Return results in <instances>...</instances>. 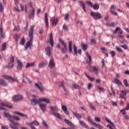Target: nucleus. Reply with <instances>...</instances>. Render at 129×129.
Wrapping results in <instances>:
<instances>
[{
	"label": "nucleus",
	"mask_w": 129,
	"mask_h": 129,
	"mask_svg": "<svg viewBox=\"0 0 129 129\" xmlns=\"http://www.w3.org/2000/svg\"><path fill=\"white\" fill-rule=\"evenodd\" d=\"M34 26H31L29 31V41L26 43V46L25 47V50H27L28 48L31 49L32 44H33V39H34Z\"/></svg>",
	"instance_id": "obj_1"
},
{
	"label": "nucleus",
	"mask_w": 129,
	"mask_h": 129,
	"mask_svg": "<svg viewBox=\"0 0 129 129\" xmlns=\"http://www.w3.org/2000/svg\"><path fill=\"white\" fill-rule=\"evenodd\" d=\"M59 42L63 48H61V45L59 43L56 44V48L57 49H60L61 52L62 54H66V51H67V45H66V43H65V42L62 40L60 38L59 39Z\"/></svg>",
	"instance_id": "obj_2"
},
{
	"label": "nucleus",
	"mask_w": 129,
	"mask_h": 129,
	"mask_svg": "<svg viewBox=\"0 0 129 129\" xmlns=\"http://www.w3.org/2000/svg\"><path fill=\"white\" fill-rule=\"evenodd\" d=\"M41 101H42L43 102H46V103H50V100L45 98H42L39 99H33L30 100L31 104L32 105H36L38 104H40V102Z\"/></svg>",
	"instance_id": "obj_3"
},
{
	"label": "nucleus",
	"mask_w": 129,
	"mask_h": 129,
	"mask_svg": "<svg viewBox=\"0 0 129 129\" xmlns=\"http://www.w3.org/2000/svg\"><path fill=\"white\" fill-rule=\"evenodd\" d=\"M11 122L9 124V125L12 129H19V127L20 126V123L18 122H15L13 120L12 121H10Z\"/></svg>",
	"instance_id": "obj_4"
},
{
	"label": "nucleus",
	"mask_w": 129,
	"mask_h": 129,
	"mask_svg": "<svg viewBox=\"0 0 129 129\" xmlns=\"http://www.w3.org/2000/svg\"><path fill=\"white\" fill-rule=\"evenodd\" d=\"M48 66L50 69H53L54 67L55 66V59H54V57H51L49 61V64Z\"/></svg>",
	"instance_id": "obj_5"
},
{
	"label": "nucleus",
	"mask_w": 129,
	"mask_h": 129,
	"mask_svg": "<svg viewBox=\"0 0 129 129\" xmlns=\"http://www.w3.org/2000/svg\"><path fill=\"white\" fill-rule=\"evenodd\" d=\"M15 62V57L12 56L10 58V61L8 63V66H7L8 69H11V68H13L14 67V62Z\"/></svg>",
	"instance_id": "obj_6"
},
{
	"label": "nucleus",
	"mask_w": 129,
	"mask_h": 129,
	"mask_svg": "<svg viewBox=\"0 0 129 129\" xmlns=\"http://www.w3.org/2000/svg\"><path fill=\"white\" fill-rule=\"evenodd\" d=\"M35 8H32V9L29 11V15H28V19L31 20L32 19L34 20V17H35Z\"/></svg>",
	"instance_id": "obj_7"
},
{
	"label": "nucleus",
	"mask_w": 129,
	"mask_h": 129,
	"mask_svg": "<svg viewBox=\"0 0 129 129\" xmlns=\"http://www.w3.org/2000/svg\"><path fill=\"white\" fill-rule=\"evenodd\" d=\"M3 78H5V79H7V80H10V81H12V82H18V80L16 79H14L12 76H8V75H3Z\"/></svg>",
	"instance_id": "obj_8"
},
{
	"label": "nucleus",
	"mask_w": 129,
	"mask_h": 129,
	"mask_svg": "<svg viewBox=\"0 0 129 129\" xmlns=\"http://www.w3.org/2000/svg\"><path fill=\"white\" fill-rule=\"evenodd\" d=\"M88 66L89 67V71L90 72H94L95 74H97V68L94 66H91V63L88 64Z\"/></svg>",
	"instance_id": "obj_9"
},
{
	"label": "nucleus",
	"mask_w": 129,
	"mask_h": 129,
	"mask_svg": "<svg viewBox=\"0 0 129 129\" xmlns=\"http://www.w3.org/2000/svg\"><path fill=\"white\" fill-rule=\"evenodd\" d=\"M22 99H23V96L20 95H16L14 96L12 98V100L14 102L16 101H20Z\"/></svg>",
	"instance_id": "obj_10"
},
{
	"label": "nucleus",
	"mask_w": 129,
	"mask_h": 129,
	"mask_svg": "<svg viewBox=\"0 0 129 129\" xmlns=\"http://www.w3.org/2000/svg\"><path fill=\"white\" fill-rule=\"evenodd\" d=\"M73 47H74V55H75V56H77V53L80 55H81L82 53V50H81V49H79L77 51V47H76L75 45H74Z\"/></svg>",
	"instance_id": "obj_11"
},
{
	"label": "nucleus",
	"mask_w": 129,
	"mask_h": 129,
	"mask_svg": "<svg viewBox=\"0 0 129 129\" xmlns=\"http://www.w3.org/2000/svg\"><path fill=\"white\" fill-rule=\"evenodd\" d=\"M86 4H87L91 8H92L93 10H97V4H93L91 2L87 1H86Z\"/></svg>",
	"instance_id": "obj_12"
},
{
	"label": "nucleus",
	"mask_w": 129,
	"mask_h": 129,
	"mask_svg": "<svg viewBox=\"0 0 129 129\" xmlns=\"http://www.w3.org/2000/svg\"><path fill=\"white\" fill-rule=\"evenodd\" d=\"M3 113L4 114L5 117H7V118H8L9 121H13V120L12 119V117H13V116H12L11 114L6 111H4Z\"/></svg>",
	"instance_id": "obj_13"
},
{
	"label": "nucleus",
	"mask_w": 129,
	"mask_h": 129,
	"mask_svg": "<svg viewBox=\"0 0 129 129\" xmlns=\"http://www.w3.org/2000/svg\"><path fill=\"white\" fill-rule=\"evenodd\" d=\"M39 107L41 109L43 112L47 111V105L45 104H39Z\"/></svg>",
	"instance_id": "obj_14"
},
{
	"label": "nucleus",
	"mask_w": 129,
	"mask_h": 129,
	"mask_svg": "<svg viewBox=\"0 0 129 129\" xmlns=\"http://www.w3.org/2000/svg\"><path fill=\"white\" fill-rule=\"evenodd\" d=\"M35 86L40 91H44V87H43V85H42V83H39V84L38 83H35Z\"/></svg>",
	"instance_id": "obj_15"
},
{
	"label": "nucleus",
	"mask_w": 129,
	"mask_h": 129,
	"mask_svg": "<svg viewBox=\"0 0 129 129\" xmlns=\"http://www.w3.org/2000/svg\"><path fill=\"white\" fill-rule=\"evenodd\" d=\"M86 54L87 55V56L88 57L89 60H86V63L87 65L91 64V62L92 61V58H91V55L88 53V52H86Z\"/></svg>",
	"instance_id": "obj_16"
},
{
	"label": "nucleus",
	"mask_w": 129,
	"mask_h": 129,
	"mask_svg": "<svg viewBox=\"0 0 129 129\" xmlns=\"http://www.w3.org/2000/svg\"><path fill=\"white\" fill-rule=\"evenodd\" d=\"M44 22L46 28H49V21L48 20V15L47 13L44 14Z\"/></svg>",
	"instance_id": "obj_17"
},
{
	"label": "nucleus",
	"mask_w": 129,
	"mask_h": 129,
	"mask_svg": "<svg viewBox=\"0 0 129 129\" xmlns=\"http://www.w3.org/2000/svg\"><path fill=\"white\" fill-rule=\"evenodd\" d=\"M17 64H18L17 69L18 70H22V68H23V63H22V62H21V61H20V59H19V58H17Z\"/></svg>",
	"instance_id": "obj_18"
},
{
	"label": "nucleus",
	"mask_w": 129,
	"mask_h": 129,
	"mask_svg": "<svg viewBox=\"0 0 129 129\" xmlns=\"http://www.w3.org/2000/svg\"><path fill=\"white\" fill-rule=\"evenodd\" d=\"M49 108H50V110H51V111L52 112V114H54V113H56V112H58V111L59 110V109H58V107H57V106L53 107L52 106H50L49 107Z\"/></svg>",
	"instance_id": "obj_19"
},
{
	"label": "nucleus",
	"mask_w": 129,
	"mask_h": 129,
	"mask_svg": "<svg viewBox=\"0 0 129 129\" xmlns=\"http://www.w3.org/2000/svg\"><path fill=\"white\" fill-rule=\"evenodd\" d=\"M48 61L46 60H43L41 62L38 64V68H44L46 65H47Z\"/></svg>",
	"instance_id": "obj_20"
},
{
	"label": "nucleus",
	"mask_w": 129,
	"mask_h": 129,
	"mask_svg": "<svg viewBox=\"0 0 129 129\" xmlns=\"http://www.w3.org/2000/svg\"><path fill=\"white\" fill-rule=\"evenodd\" d=\"M64 121L67 123V124L70 125V126H71L73 129L76 127V126H75V125H74V124H73V123H72V122L70 121L69 120L65 119Z\"/></svg>",
	"instance_id": "obj_21"
},
{
	"label": "nucleus",
	"mask_w": 129,
	"mask_h": 129,
	"mask_svg": "<svg viewBox=\"0 0 129 129\" xmlns=\"http://www.w3.org/2000/svg\"><path fill=\"white\" fill-rule=\"evenodd\" d=\"M61 109L63 110V111L67 114V115H69V112L68 111V110L67 109V106L65 105H61Z\"/></svg>",
	"instance_id": "obj_22"
},
{
	"label": "nucleus",
	"mask_w": 129,
	"mask_h": 129,
	"mask_svg": "<svg viewBox=\"0 0 129 129\" xmlns=\"http://www.w3.org/2000/svg\"><path fill=\"white\" fill-rule=\"evenodd\" d=\"M49 42L51 47L54 46V40H53V33H51L49 34Z\"/></svg>",
	"instance_id": "obj_23"
},
{
	"label": "nucleus",
	"mask_w": 129,
	"mask_h": 129,
	"mask_svg": "<svg viewBox=\"0 0 129 129\" xmlns=\"http://www.w3.org/2000/svg\"><path fill=\"white\" fill-rule=\"evenodd\" d=\"M45 50L47 56H51V48L49 46L45 47Z\"/></svg>",
	"instance_id": "obj_24"
},
{
	"label": "nucleus",
	"mask_w": 129,
	"mask_h": 129,
	"mask_svg": "<svg viewBox=\"0 0 129 129\" xmlns=\"http://www.w3.org/2000/svg\"><path fill=\"white\" fill-rule=\"evenodd\" d=\"M88 121L90 122L92 125H94L95 126H97V124H96L95 122H94L93 121H92V119H91V117L90 116H89L87 118Z\"/></svg>",
	"instance_id": "obj_25"
},
{
	"label": "nucleus",
	"mask_w": 129,
	"mask_h": 129,
	"mask_svg": "<svg viewBox=\"0 0 129 129\" xmlns=\"http://www.w3.org/2000/svg\"><path fill=\"white\" fill-rule=\"evenodd\" d=\"M79 123L80 124H81V125H82V126H83L85 128L89 129L88 125H87V124L85 123V122H83V121L80 120Z\"/></svg>",
	"instance_id": "obj_26"
},
{
	"label": "nucleus",
	"mask_w": 129,
	"mask_h": 129,
	"mask_svg": "<svg viewBox=\"0 0 129 129\" xmlns=\"http://www.w3.org/2000/svg\"><path fill=\"white\" fill-rule=\"evenodd\" d=\"M126 96V93L124 91H122L120 94V98H123V99H125L126 98L125 96Z\"/></svg>",
	"instance_id": "obj_27"
},
{
	"label": "nucleus",
	"mask_w": 129,
	"mask_h": 129,
	"mask_svg": "<svg viewBox=\"0 0 129 129\" xmlns=\"http://www.w3.org/2000/svg\"><path fill=\"white\" fill-rule=\"evenodd\" d=\"M0 34L1 39H5V38H6V34L4 33V31H3V28H2V27L0 28Z\"/></svg>",
	"instance_id": "obj_28"
},
{
	"label": "nucleus",
	"mask_w": 129,
	"mask_h": 129,
	"mask_svg": "<svg viewBox=\"0 0 129 129\" xmlns=\"http://www.w3.org/2000/svg\"><path fill=\"white\" fill-rule=\"evenodd\" d=\"M73 115H74V116L77 117V118H78V119H80V118H81V117H82L81 114L75 113V112H73Z\"/></svg>",
	"instance_id": "obj_29"
},
{
	"label": "nucleus",
	"mask_w": 129,
	"mask_h": 129,
	"mask_svg": "<svg viewBox=\"0 0 129 129\" xmlns=\"http://www.w3.org/2000/svg\"><path fill=\"white\" fill-rule=\"evenodd\" d=\"M14 113H15V114H17V115H19V116H22V117H28V115L27 114H24L19 112H14Z\"/></svg>",
	"instance_id": "obj_30"
},
{
	"label": "nucleus",
	"mask_w": 129,
	"mask_h": 129,
	"mask_svg": "<svg viewBox=\"0 0 129 129\" xmlns=\"http://www.w3.org/2000/svg\"><path fill=\"white\" fill-rule=\"evenodd\" d=\"M58 19H52L51 23H52V26H57V24H58Z\"/></svg>",
	"instance_id": "obj_31"
},
{
	"label": "nucleus",
	"mask_w": 129,
	"mask_h": 129,
	"mask_svg": "<svg viewBox=\"0 0 129 129\" xmlns=\"http://www.w3.org/2000/svg\"><path fill=\"white\" fill-rule=\"evenodd\" d=\"M0 85H2V86H8V83L4 79H1Z\"/></svg>",
	"instance_id": "obj_32"
},
{
	"label": "nucleus",
	"mask_w": 129,
	"mask_h": 129,
	"mask_svg": "<svg viewBox=\"0 0 129 129\" xmlns=\"http://www.w3.org/2000/svg\"><path fill=\"white\" fill-rule=\"evenodd\" d=\"M69 51L70 53H72L73 51H72V41H70L69 42Z\"/></svg>",
	"instance_id": "obj_33"
},
{
	"label": "nucleus",
	"mask_w": 129,
	"mask_h": 129,
	"mask_svg": "<svg viewBox=\"0 0 129 129\" xmlns=\"http://www.w3.org/2000/svg\"><path fill=\"white\" fill-rule=\"evenodd\" d=\"M81 48L83 51H86L87 48H88V45L84 43L81 44Z\"/></svg>",
	"instance_id": "obj_34"
},
{
	"label": "nucleus",
	"mask_w": 129,
	"mask_h": 129,
	"mask_svg": "<svg viewBox=\"0 0 129 129\" xmlns=\"http://www.w3.org/2000/svg\"><path fill=\"white\" fill-rule=\"evenodd\" d=\"M90 15L93 19H95V20H97V13L95 12H91Z\"/></svg>",
	"instance_id": "obj_35"
},
{
	"label": "nucleus",
	"mask_w": 129,
	"mask_h": 129,
	"mask_svg": "<svg viewBox=\"0 0 129 129\" xmlns=\"http://www.w3.org/2000/svg\"><path fill=\"white\" fill-rule=\"evenodd\" d=\"M64 81H62L60 83L59 87H61V88L63 89V90L66 92L67 90H66V88H65V86H64Z\"/></svg>",
	"instance_id": "obj_36"
},
{
	"label": "nucleus",
	"mask_w": 129,
	"mask_h": 129,
	"mask_svg": "<svg viewBox=\"0 0 129 129\" xmlns=\"http://www.w3.org/2000/svg\"><path fill=\"white\" fill-rule=\"evenodd\" d=\"M1 105L4 106V107H8V108H13V106L5 104V103H1Z\"/></svg>",
	"instance_id": "obj_37"
},
{
	"label": "nucleus",
	"mask_w": 129,
	"mask_h": 129,
	"mask_svg": "<svg viewBox=\"0 0 129 129\" xmlns=\"http://www.w3.org/2000/svg\"><path fill=\"white\" fill-rule=\"evenodd\" d=\"M114 81L115 84H118V85H121V84H122V83H121V82H120V81H119L118 78H115L114 79Z\"/></svg>",
	"instance_id": "obj_38"
},
{
	"label": "nucleus",
	"mask_w": 129,
	"mask_h": 129,
	"mask_svg": "<svg viewBox=\"0 0 129 129\" xmlns=\"http://www.w3.org/2000/svg\"><path fill=\"white\" fill-rule=\"evenodd\" d=\"M85 75L89 79V80H90V81H94V77H90V76H89L86 73H85Z\"/></svg>",
	"instance_id": "obj_39"
},
{
	"label": "nucleus",
	"mask_w": 129,
	"mask_h": 129,
	"mask_svg": "<svg viewBox=\"0 0 129 129\" xmlns=\"http://www.w3.org/2000/svg\"><path fill=\"white\" fill-rule=\"evenodd\" d=\"M79 3H80V5L82 6L84 12L86 13V10L85 9V4L82 1H80Z\"/></svg>",
	"instance_id": "obj_40"
},
{
	"label": "nucleus",
	"mask_w": 129,
	"mask_h": 129,
	"mask_svg": "<svg viewBox=\"0 0 129 129\" xmlns=\"http://www.w3.org/2000/svg\"><path fill=\"white\" fill-rule=\"evenodd\" d=\"M53 115H54L56 118H58V119H62V118H61V116L60 115V114L58 113H53Z\"/></svg>",
	"instance_id": "obj_41"
},
{
	"label": "nucleus",
	"mask_w": 129,
	"mask_h": 129,
	"mask_svg": "<svg viewBox=\"0 0 129 129\" xmlns=\"http://www.w3.org/2000/svg\"><path fill=\"white\" fill-rule=\"evenodd\" d=\"M106 26H108V27H115L116 25H117V23H115L114 25H113V23H107L106 24Z\"/></svg>",
	"instance_id": "obj_42"
},
{
	"label": "nucleus",
	"mask_w": 129,
	"mask_h": 129,
	"mask_svg": "<svg viewBox=\"0 0 129 129\" xmlns=\"http://www.w3.org/2000/svg\"><path fill=\"white\" fill-rule=\"evenodd\" d=\"M14 38L16 41V42H18L19 41V39H20V36L18 34H14Z\"/></svg>",
	"instance_id": "obj_43"
},
{
	"label": "nucleus",
	"mask_w": 129,
	"mask_h": 129,
	"mask_svg": "<svg viewBox=\"0 0 129 129\" xmlns=\"http://www.w3.org/2000/svg\"><path fill=\"white\" fill-rule=\"evenodd\" d=\"M73 87L75 88V89H80V88H81V87H80V86L76 84L73 85Z\"/></svg>",
	"instance_id": "obj_44"
},
{
	"label": "nucleus",
	"mask_w": 129,
	"mask_h": 129,
	"mask_svg": "<svg viewBox=\"0 0 129 129\" xmlns=\"http://www.w3.org/2000/svg\"><path fill=\"white\" fill-rule=\"evenodd\" d=\"M11 119L12 120H20V118L17 116H12V117L11 118Z\"/></svg>",
	"instance_id": "obj_45"
},
{
	"label": "nucleus",
	"mask_w": 129,
	"mask_h": 129,
	"mask_svg": "<svg viewBox=\"0 0 129 129\" xmlns=\"http://www.w3.org/2000/svg\"><path fill=\"white\" fill-rule=\"evenodd\" d=\"M6 49H7V43H4L2 45V48L1 49V50L5 51V50H6Z\"/></svg>",
	"instance_id": "obj_46"
},
{
	"label": "nucleus",
	"mask_w": 129,
	"mask_h": 129,
	"mask_svg": "<svg viewBox=\"0 0 129 129\" xmlns=\"http://www.w3.org/2000/svg\"><path fill=\"white\" fill-rule=\"evenodd\" d=\"M89 106H90V108H91V109H92V110H96V108H95V107H94V106H93V105H92V104L90 103Z\"/></svg>",
	"instance_id": "obj_47"
},
{
	"label": "nucleus",
	"mask_w": 129,
	"mask_h": 129,
	"mask_svg": "<svg viewBox=\"0 0 129 129\" xmlns=\"http://www.w3.org/2000/svg\"><path fill=\"white\" fill-rule=\"evenodd\" d=\"M98 89L101 92H104V91H105V89H104V88H103L100 86H98Z\"/></svg>",
	"instance_id": "obj_48"
},
{
	"label": "nucleus",
	"mask_w": 129,
	"mask_h": 129,
	"mask_svg": "<svg viewBox=\"0 0 129 129\" xmlns=\"http://www.w3.org/2000/svg\"><path fill=\"white\" fill-rule=\"evenodd\" d=\"M90 42L93 45H95V44H96V40L94 38L91 39Z\"/></svg>",
	"instance_id": "obj_49"
},
{
	"label": "nucleus",
	"mask_w": 129,
	"mask_h": 129,
	"mask_svg": "<svg viewBox=\"0 0 129 129\" xmlns=\"http://www.w3.org/2000/svg\"><path fill=\"white\" fill-rule=\"evenodd\" d=\"M62 29H63V30H64V31H68V30H69L68 26L65 24H64L62 26Z\"/></svg>",
	"instance_id": "obj_50"
},
{
	"label": "nucleus",
	"mask_w": 129,
	"mask_h": 129,
	"mask_svg": "<svg viewBox=\"0 0 129 129\" xmlns=\"http://www.w3.org/2000/svg\"><path fill=\"white\" fill-rule=\"evenodd\" d=\"M105 120H107V122H109V123H110V124H111L112 126H113L114 127V124H113V123H112V122L110 120H109V119H108L107 117H106L105 118Z\"/></svg>",
	"instance_id": "obj_51"
},
{
	"label": "nucleus",
	"mask_w": 129,
	"mask_h": 129,
	"mask_svg": "<svg viewBox=\"0 0 129 129\" xmlns=\"http://www.w3.org/2000/svg\"><path fill=\"white\" fill-rule=\"evenodd\" d=\"M26 41L25 40V38L23 37L21 39V41L20 42V45H25V42Z\"/></svg>",
	"instance_id": "obj_52"
},
{
	"label": "nucleus",
	"mask_w": 129,
	"mask_h": 129,
	"mask_svg": "<svg viewBox=\"0 0 129 129\" xmlns=\"http://www.w3.org/2000/svg\"><path fill=\"white\" fill-rule=\"evenodd\" d=\"M123 83L125 86H126V87H128L129 85H128V83H127V80L124 79L123 80Z\"/></svg>",
	"instance_id": "obj_53"
},
{
	"label": "nucleus",
	"mask_w": 129,
	"mask_h": 129,
	"mask_svg": "<svg viewBox=\"0 0 129 129\" xmlns=\"http://www.w3.org/2000/svg\"><path fill=\"white\" fill-rule=\"evenodd\" d=\"M110 54L111 55L112 57H114V56H115V55H116V53H115V51H111L110 52Z\"/></svg>",
	"instance_id": "obj_54"
},
{
	"label": "nucleus",
	"mask_w": 129,
	"mask_h": 129,
	"mask_svg": "<svg viewBox=\"0 0 129 129\" xmlns=\"http://www.w3.org/2000/svg\"><path fill=\"white\" fill-rule=\"evenodd\" d=\"M116 49L118 52H120L121 53L123 52V50L121 49V48H119V47H116Z\"/></svg>",
	"instance_id": "obj_55"
},
{
	"label": "nucleus",
	"mask_w": 129,
	"mask_h": 129,
	"mask_svg": "<svg viewBox=\"0 0 129 129\" xmlns=\"http://www.w3.org/2000/svg\"><path fill=\"white\" fill-rule=\"evenodd\" d=\"M120 28L117 27V28H116L115 30L113 31V33L114 34H116L117 33V31H120Z\"/></svg>",
	"instance_id": "obj_56"
},
{
	"label": "nucleus",
	"mask_w": 129,
	"mask_h": 129,
	"mask_svg": "<svg viewBox=\"0 0 129 129\" xmlns=\"http://www.w3.org/2000/svg\"><path fill=\"white\" fill-rule=\"evenodd\" d=\"M120 47H121V48H123L125 50H127V45L125 44L120 45Z\"/></svg>",
	"instance_id": "obj_57"
},
{
	"label": "nucleus",
	"mask_w": 129,
	"mask_h": 129,
	"mask_svg": "<svg viewBox=\"0 0 129 129\" xmlns=\"http://www.w3.org/2000/svg\"><path fill=\"white\" fill-rule=\"evenodd\" d=\"M4 11V7H3V4L0 2V12L1 13H3V11Z\"/></svg>",
	"instance_id": "obj_58"
},
{
	"label": "nucleus",
	"mask_w": 129,
	"mask_h": 129,
	"mask_svg": "<svg viewBox=\"0 0 129 129\" xmlns=\"http://www.w3.org/2000/svg\"><path fill=\"white\" fill-rule=\"evenodd\" d=\"M110 13L112 15L114 16H117V13L115 12V11H113V10H110Z\"/></svg>",
	"instance_id": "obj_59"
},
{
	"label": "nucleus",
	"mask_w": 129,
	"mask_h": 129,
	"mask_svg": "<svg viewBox=\"0 0 129 129\" xmlns=\"http://www.w3.org/2000/svg\"><path fill=\"white\" fill-rule=\"evenodd\" d=\"M102 18V16H101V14L100 13H97V20H99Z\"/></svg>",
	"instance_id": "obj_60"
},
{
	"label": "nucleus",
	"mask_w": 129,
	"mask_h": 129,
	"mask_svg": "<svg viewBox=\"0 0 129 129\" xmlns=\"http://www.w3.org/2000/svg\"><path fill=\"white\" fill-rule=\"evenodd\" d=\"M33 124H35V125H36L37 126H38V125H40V123H39V122L36 120L33 121Z\"/></svg>",
	"instance_id": "obj_61"
},
{
	"label": "nucleus",
	"mask_w": 129,
	"mask_h": 129,
	"mask_svg": "<svg viewBox=\"0 0 129 129\" xmlns=\"http://www.w3.org/2000/svg\"><path fill=\"white\" fill-rule=\"evenodd\" d=\"M69 17V14H66L65 15V16H64V20H65V21H68Z\"/></svg>",
	"instance_id": "obj_62"
},
{
	"label": "nucleus",
	"mask_w": 129,
	"mask_h": 129,
	"mask_svg": "<svg viewBox=\"0 0 129 129\" xmlns=\"http://www.w3.org/2000/svg\"><path fill=\"white\" fill-rule=\"evenodd\" d=\"M97 128L103 129V128H104V127H103V126H102L101 125H100L99 124H97Z\"/></svg>",
	"instance_id": "obj_63"
},
{
	"label": "nucleus",
	"mask_w": 129,
	"mask_h": 129,
	"mask_svg": "<svg viewBox=\"0 0 129 129\" xmlns=\"http://www.w3.org/2000/svg\"><path fill=\"white\" fill-rule=\"evenodd\" d=\"M91 87H92V84L91 83H89L88 84V89L90 90V89H91Z\"/></svg>",
	"instance_id": "obj_64"
}]
</instances>
